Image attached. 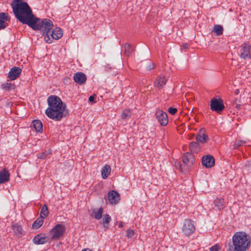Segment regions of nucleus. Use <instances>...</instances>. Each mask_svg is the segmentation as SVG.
Wrapping results in <instances>:
<instances>
[{
  "label": "nucleus",
  "mask_w": 251,
  "mask_h": 251,
  "mask_svg": "<svg viewBox=\"0 0 251 251\" xmlns=\"http://www.w3.org/2000/svg\"><path fill=\"white\" fill-rule=\"evenodd\" d=\"M44 218L40 217L32 224V228L34 229H38L43 224Z\"/></svg>",
  "instance_id": "26"
},
{
  "label": "nucleus",
  "mask_w": 251,
  "mask_h": 251,
  "mask_svg": "<svg viewBox=\"0 0 251 251\" xmlns=\"http://www.w3.org/2000/svg\"><path fill=\"white\" fill-rule=\"evenodd\" d=\"M167 79L163 75H159L156 77L154 80L153 85L155 88L160 89L166 84Z\"/></svg>",
  "instance_id": "14"
},
{
  "label": "nucleus",
  "mask_w": 251,
  "mask_h": 251,
  "mask_svg": "<svg viewBox=\"0 0 251 251\" xmlns=\"http://www.w3.org/2000/svg\"><path fill=\"white\" fill-rule=\"evenodd\" d=\"M51 153V151L50 150L46 151L44 152L40 153L37 154V157L38 158L41 159H45L47 158V157Z\"/></svg>",
  "instance_id": "33"
},
{
  "label": "nucleus",
  "mask_w": 251,
  "mask_h": 251,
  "mask_svg": "<svg viewBox=\"0 0 251 251\" xmlns=\"http://www.w3.org/2000/svg\"><path fill=\"white\" fill-rule=\"evenodd\" d=\"M202 165L207 168H211L215 164L214 157L210 154L203 156L201 159Z\"/></svg>",
  "instance_id": "12"
},
{
  "label": "nucleus",
  "mask_w": 251,
  "mask_h": 251,
  "mask_svg": "<svg viewBox=\"0 0 251 251\" xmlns=\"http://www.w3.org/2000/svg\"><path fill=\"white\" fill-rule=\"evenodd\" d=\"M154 68V65L153 63H150L148 66H147L146 68L148 70H151Z\"/></svg>",
  "instance_id": "41"
},
{
  "label": "nucleus",
  "mask_w": 251,
  "mask_h": 251,
  "mask_svg": "<svg viewBox=\"0 0 251 251\" xmlns=\"http://www.w3.org/2000/svg\"><path fill=\"white\" fill-rule=\"evenodd\" d=\"M224 201L223 199H216L213 202L216 210L220 211L224 208Z\"/></svg>",
  "instance_id": "20"
},
{
  "label": "nucleus",
  "mask_w": 251,
  "mask_h": 251,
  "mask_svg": "<svg viewBox=\"0 0 251 251\" xmlns=\"http://www.w3.org/2000/svg\"><path fill=\"white\" fill-rule=\"evenodd\" d=\"M119 227H123V224H122V223H120L119 224Z\"/></svg>",
  "instance_id": "43"
},
{
  "label": "nucleus",
  "mask_w": 251,
  "mask_h": 251,
  "mask_svg": "<svg viewBox=\"0 0 251 251\" xmlns=\"http://www.w3.org/2000/svg\"><path fill=\"white\" fill-rule=\"evenodd\" d=\"M243 171L247 174L251 173V160L248 161L246 164Z\"/></svg>",
  "instance_id": "34"
},
{
  "label": "nucleus",
  "mask_w": 251,
  "mask_h": 251,
  "mask_svg": "<svg viewBox=\"0 0 251 251\" xmlns=\"http://www.w3.org/2000/svg\"><path fill=\"white\" fill-rule=\"evenodd\" d=\"M9 180V173L4 168L0 171V184L4 183Z\"/></svg>",
  "instance_id": "18"
},
{
  "label": "nucleus",
  "mask_w": 251,
  "mask_h": 251,
  "mask_svg": "<svg viewBox=\"0 0 251 251\" xmlns=\"http://www.w3.org/2000/svg\"><path fill=\"white\" fill-rule=\"evenodd\" d=\"M2 87L5 90L9 91L12 88H13V86L11 83H5L2 84Z\"/></svg>",
  "instance_id": "35"
},
{
  "label": "nucleus",
  "mask_w": 251,
  "mask_h": 251,
  "mask_svg": "<svg viewBox=\"0 0 251 251\" xmlns=\"http://www.w3.org/2000/svg\"><path fill=\"white\" fill-rule=\"evenodd\" d=\"M134 234V232L131 229L126 230V236L128 238H131Z\"/></svg>",
  "instance_id": "37"
},
{
  "label": "nucleus",
  "mask_w": 251,
  "mask_h": 251,
  "mask_svg": "<svg viewBox=\"0 0 251 251\" xmlns=\"http://www.w3.org/2000/svg\"><path fill=\"white\" fill-rule=\"evenodd\" d=\"M12 228L16 234H22L23 233L22 226L17 224H13L12 225Z\"/></svg>",
  "instance_id": "28"
},
{
  "label": "nucleus",
  "mask_w": 251,
  "mask_h": 251,
  "mask_svg": "<svg viewBox=\"0 0 251 251\" xmlns=\"http://www.w3.org/2000/svg\"><path fill=\"white\" fill-rule=\"evenodd\" d=\"M155 117L162 126H166L168 123L167 113L161 109H157L155 113Z\"/></svg>",
  "instance_id": "9"
},
{
  "label": "nucleus",
  "mask_w": 251,
  "mask_h": 251,
  "mask_svg": "<svg viewBox=\"0 0 251 251\" xmlns=\"http://www.w3.org/2000/svg\"><path fill=\"white\" fill-rule=\"evenodd\" d=\"M196 140L198 142L202 144L206 143L209 140L208 136L206 134L205 128H201L199 131L196 136Z\"/></svg>",
  "instance_id": "11"
},
{
  "label": "nucleus",
  "mask_w": 251,
  "mask_h": 251,
  "mask_svg": "<svg viewBox=\"0 0 251 251\" xmlns=\"http://www.w3.org/2000/svg\"><path fill=\"white\" fill-rule=\"evenodd\" d=\"M194 222L189 219L184 220L181 228L182 234L186 237L191 235L195 231Z\"/></svg>",
  "instance_id": "5"
},
{
  "label": "nucleus",
  "mask_w": 251,
  "mask_h": 251,
  "mask_svg": "<svg viewBox=\"0 0 251 251\" xmlns=\"http://www.w3.org/2000/svg\"><path fill=\"white\" fill-rule=\"evenodd\" d=\"M238 93H239V90L237 89L235 91V94H238Z\"/></svg>",
  "instance_id": "44"
},
{
  "label": "nucleus",
  "mask_w": 251,
  "mask_h": 251,
  "mask_svg": "<svg viewBox=\"0 0 251 251\" xmlns=\"http://www.w3.org/2000/svg\"><path fill=\"white\" fill-rule=\"evenodd\" d=\"M125 53L127 55H129L131 52L133 51V47L129 44H126L125 45Z\"/></svg>",
  "instance_id": "32"
},
{
  "label": "nucleus",
  "mask_w": 251,
  "mask_h": 251,
  "mask_svg": "<svg viewBox=\"0 0 251 251\" xmlns=\"http://www.w3.org/2000/svg\"><path fill=\"white\" fill-rule=\"evenodd\" d=\"M16 17L24 24L28 25L32 28H36L35 24L40 19L34 17L32 11L25 2H18L12 4Z\"/></svg>",
  "instance_id": "2"
},
{
  "label": "nucleus",
  "mask_w": 251,
  "mask_h": 251,
  "mask_svg": "<svg viewBox=\"0 0 251 251\" xmlns=\"http://www.w3.org/2000/svg\"><path fill=\"white\" fill-rule=\"evenodd\" d=\"M33 126L37 132H41L43 131V124L39 120H34L32 122Z\"/></svg>",
  "instance_id": "23"
},
{
  "label": "nucleus",
  "mask_w": 251,
  "mask_h": 251,
  "mask_svg": "<svg viewBox=\"0 0 251 251\" xmlns=\"http://www.w3.org/2000/svg\"><path fill=\"white\" fill-rule=\"evenodd\" d=\"M213 31H214L217 35H220L223 34V28L222 25H214Z\"/></svg>",
  "instance_id": "30"
},
{
  "label": "nucleus",
  "mask_w": 251,
  "mask_h": 251,
  "mask_svg": "<svg viewBox=\"0 0 251 251\" xmlns=\"http://www.w3.org/2000/svg\"><path fill=\"white\" fill-rule=\"evenodd\" d=\"M111 220V217L108 214L104 215L102 219V224L104 228H108L109 223Z\"/></svg>",
  "instance_id": "27"
},
{
  "label": "nucleus",
  "mask_w": 251,
  "mask_h": 251,
  "mask_svg": "<svg viewBox=\"0 0 251 251\" xmlns=\"http://www.w3.org/2000/svg\"><path fill=\"white\" fill-rule=\"evenodd\" d=\"M246 142L243 140H239L235 142L234 144V148L235 149H238L240 146L243 145L245 144Z\"/></svg>",
  "instance_id": "36"
},
{
  "label": "nucleus",
  "mask_w": 251,
  "mask_h": 251,
  "mask_svg": "<svg viewBox=\"0 0 251 251\" xmlns=\"http://www.w3.org/2000/svg\"><path fill=\"white\" fill-rule=\"evenodd\" d=\"M49 215V211L47 205L44 204L41 209L40 216L45 219Z\"/></svg>",
  "instance_id": "29"
},
{
  "label": "nucleus",
  "mask_w": 251,
  "mask_h": 251,
  "mask_svg": "<svg viewBox=\"0 0 251 251\" xmlns=\"http://www.w3.org/2000/svg\"><path fill=\"white\" fill-rule=\"evenodd\" d=\"M51 34L52 38L58 40L60 39L63 35L62 30L59 27H55L53 30L51 29Z\"/></svg>",
  "instance_id": "19"
},
{
  "label": "nucleus",
  "mask_w": 251,
  "mask_h": 251,
  "mask_svg": "<svg viewBox=\"0 0 251 251\" xmlns=\"http://www.w3.org/2000/svg\"><path fill=\"white\" fill-rule=\"evenodd\" d=\"M221 248L219 245L218 244H216L212 246L209 248L210 251H219L220 250Z\"/></svg>",
  "instance_id": "38"
},
{
  "label": "nucleus",
  "mask_w": 251,
  "mask_h": 251,
  "mask_svg": "<svg viewBox=\"0 0 251 251\" xmlns=\"http://www.w3.org/2000/svg\"><path fill=\"white\" fill-rule=\"evenodd\" d=\"M131 116L130 110L127 109H126L123 110V113L121 115L122 118L124 120L129 119Z\"/></svg>",
  "instance_id": "31"
},
{
  "label": "nucleus",
  "mask_w": 251,
  "mask_h": 251,
  "mask_svg": "<svg viewBox=\"0 0 251 251\" xmlns=\"http://www.w3.org/2000/svg\"><path fill=\"white\" fill-rule=\"evenodd\" d=\"M223 100L219 97H214L210 100V109L217 113H221L225 109Z\"/></svg>",
  "instance_id": "6"
},
{
  "label": "nucleus",
  "mask_w": 251,
  "mask_h": 251,
  "mask_svg": "<svg viewBox=\"0 0 251 251\" xmlns=\"http://www.w3.org/2000/svg\"><path fill=\"white\" fill-rule=\"evenodd\" d=\"M111 167L108 165H105L101 171V174L103 179L107 178L111 172Z\"/></svg>",
  "instance_id": "22"
},
{
  "label": "nucleus",
  "mask_w": 251,
  "mask_h": 251,
  "mask_svg": "<svg viewBox=\"0 0 251 251\" xmlns=\"http://www.w3.org/2000/svg\"><path fill=\"white\" fill-rule=\"evenodd\" d=\"M238 54L241 58L244 60L251 59V45L244 43L239 48Z\"/></svg>",
  "instance_id": "8"
},
{
  "label": "nucleus",
  "mask_w": 251,
  "mask_h": 251,
  "mask_svg": "<svg viewBox=\"0 0 251 251\" xmlns=\"http://www.w3.org/2000/svg\"><path fill=\"white\" fill-rule=\"evenodd\" d=\"M190 150L194 152H198L200 150L199 144L195 142H192L189 145Z\"/></svg>",
  "instance_id": "25"
},
{
  "label": "nucleus",
  "mask_w": 251,
  "mask_h": 251,
  "mask_svg": "<svg viewBox=\"0 0 251 251\" xmlns=\"http://www.w3.org/2000/svg\"><path fill=\"white\" fill-rule=\"evenodd\" d=\"M47 102L48 107L45 110V113L50 119L60 121L69 114L66 104L56 95H50Z\"/></svg>",
  "instance_id": "1"
},
{
  "label": "nucleus",
  "mask_w": 251,
  "mask_h": 251,
  "mask_svg": "<svg viewBox=\"0 0 251 251\" xmlns=\"http://www.w3.org/2000/svg\"><path fill=\"white\" fill-rule=\"evenodd\" d=\"M22 70L18 67L12 68L8 73V77L11 80H14L18 77L21 74Z\"/></svg>",
  "instance_id": "16"
},
{
  "label": "nucleus",
  "mask_w": 251,
  "mask_h": 251,
  "mask_svg": "<svg viewBox=\"0 0 251 251\" xmlns=\"http://www.w3.org/2000/svg\"><path fill=\"white\" fill-rule=\"evenodd\" d=\"M86 75L82 72H77L74 75V81L78 84H83L86 80Z\"/></svg>",
  "instance_id": "17"
},
{
  "label": "nucleus",
  "mask_w": 251,
  "mask_h": 251,
  "mask_svg": "<svg viewBox=\"0 0 251 251\" xmlns=\"http://www.w3.org/2000/svg\"><path fill=\"white\" fill-rule=\"evenodd\" d=\"M177 110L176 108L170 107L168 109V112L173 115H174L177 112Z\"/></svg>",
  "instance_id": "39"
},
{
  "label": "nucleus",
  "mask_w": 251,
  "mask_h": 251,
  "mask_svg": "<svg viewBox=\"0 0 251 251\" xmlns=\"http://www.w3.org/2000/svg\"><path fill=\"white\" fill-rule=\"evenodd\" d=\"M183 163L188 167H191L195 161L194 156L191 153L188 152L184 154L182 158Z\"/></svg>",
  "instance_id": "13"
},
{
  "label": "nucleus",
  "mask_w": 251,
  "mask_h": 251,
  "mask_svg": "<svg viewBox=\"0 0 251 251\" xmlns=\"http://www.w3.org/2000/svg\"><path fill=\"white\" fill-rule=\"evenodd\" d=\"M107 199L111 204H117L120 201V195L117 192L112 190L108 192Z\"/></svg>",
  "instance_id": "10"
},
{
  "label": "nucleus",
  "mask_w": 251,
  "mask_h": 251,
  "mask_svg": "<svg viewBox=\"0 0 251 251\" xmlns=\"http://www.w3.org/2000/svg\"><path fill=\"white\" fill-rule=\"evenodd\" d=\"M187 47H188V45L187 44H184L183 45V48H187Z\"/></svg>",
  "instance_id": "45"
},
{
  "label": "nucleus",
  "mask_w": 251,
  "mask_h": 251,
  "mask_svg": "<svg viewBox=\"0 0 251 251\" xmlns=\"http://www.w3.org/2000/svg\"><path fill=\"white\" fill-rule=\"evenodd\" d=\"M103 213V208L100 207L99 209H94L92 211L93 216L97 220L101 218Z\"/></svg>",
  "instance_id": "24"
},
{
  "label": "nucleus",
  "mask_w": 251,
  "mask_h": 251,
  "mask_svg": "<svg viewBox=\"0 0 251 251\" xmlns=\"http://www.w3.org/2000/svg\"><path fill=\"white\" fill-rule=\"evenodd\" d=\"M9 20L7 14L4 12L0 13V29H2L6 27L5 22Z\"/></svg>",
  "instance_id": "21"
},
{
  "label": "nucleus",
  "mask_w": 251,
  "mask_h": 251,
  "mask_svg": "<svg viewBox=\"0 0 251 251\" xmlns=\"http://www.w3.org/2000/svg\"><path fill=\"white\" fill-rule=\"evenodd\" d=\"M66 231V228L64 225L58 224L52 228L50 234L52 240H58L62 237Z\"/></svg>",
  "instance_id": "7"
},
{
  "label": "nucleus",
  "mask_w": 251,
  "mask_h": 251,
  "mask_svg": "<svg viewBox=\"0 0 251 251\" xmlns=\"http://www.w3.org/2000/svg\"><path fill=\"white\" fill-rule=\"evenodd\" d=\"M81 251H92L89 249L87 248V249H83Z\"/></svg>",
  "instance_id": "42"
},
{
  "label": "nucleus",
  "mask_w": 251,
  "mask_h": 251,
  "mask_svg": "<svg viewBox=\"0 0 251 251\" xmlns=\"http://www.w3.org/2000/svg\"><path fill=\"white\" fill-rule=\"evenodd\" d=\"M233 246L230 244L227 251H247L251 246V238L244 231L235 232L232 238Z\"/></svg>",
  "instance_id": "3"
},
{
  "label": "nucleus",
  "mask_w": 251,
  "mask_h": 251,
  "mask_svg": "<svg viewBox=\"0 0 251 251\" xmlns=\"http://www.w3.org/2000/svg\"><path fill=\"white\" fill-rule=\"evenodd\" d=\"M96 96L97 95H91L89 98L88 100L91 103H95L97 102V101L95 100Z\"/></svg>",
  "instance_id": "40"
},
{
  "label": "nucleus",
  "mask_w": 251,
  "mask_h": 251,
  "mask_svg": "<svg viewBox=\"0 0 251 251\" xmlns=\"http://www.w3.org/2000/svg\"><path fill=\"white\" fill-rule=\"evenodd\" d=\"M48 241V238L44 233L36 235L33 239V242L36 245H42Z\"/></svg>",
  "instance_id": "15"
},
{
  "label": "nucleus",
  "mask_w": 251,
  "mask_h": 251,
  "mask_svg": "<svg viewBox=\"0 0 251 251\" xmlns=\"http://www.w3.org/2000/svg\"><path fill=\"white\" fill-rule=\"evenodd\" d=\"M35 25L37 28L32 29L35 30H40L44 36L45 41L49 44L51 43L53 39L50 36H51V29L53 26L52 22L48 19H45L43 21L40 19Z\"/></svg>",
  "instance_id": "4"
}]
</instances>
